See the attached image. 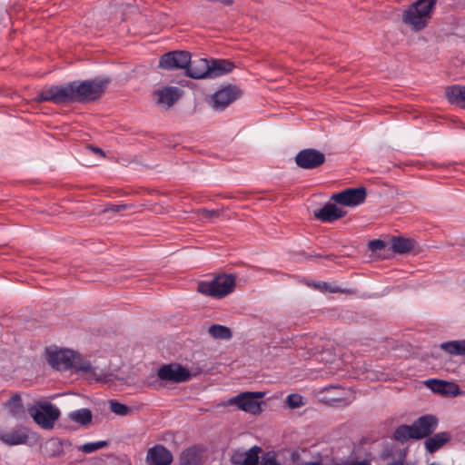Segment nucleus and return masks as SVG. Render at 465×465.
Masks as SVG:
<instances>
[{"mask_svg":"<svg viewBox=\"0 0 465 465\" xmlns=\"http://www.w3.org/2000/svg\"><path fill=\"white\" fill-rule=\"evenodd\" d=\"M414 247V242L403 237H393L391 240V249L397 253L410 252Z\"/></svg>","mask_w":465,"mask_h":465,"instance_id":"nucleus-22","label":"nucleus"},{"mask_svg":"<svg viewBox=\"0 0 465 465\" xmlns=\"http://www.w3.org/2000/svg\"><path fill=\"white\" fill-rule=\"evenodd\" d=\"M261 465H282L273 455L267 454L262 458Z\"/></svg>","mask_w":465,"mask_h":465,"instance_id":"nucleus-36","label":"nucleus"},{"mask_svg":"<svg viewBox=\"0 0 465 465\" xmlns=\"http://www.w3.org/2000/svg\"><path fill=\"white\" fill-rule=\"evenodd\" d=\"M90 149H91L94 153H95L96 154H98V155H100V156H102V157H105V153H104V152L101 148H99V147L90 146Z\"/></svg>","mask_w":465,"mask_h":465,"instance_id":"nucleus-38","label":"nucleus"},{"mask_svg":"<svg viewBox=\"0 0 465 465\" xmlns=\"http://www.w3.org/2000/svg\"><path fill=\"white\" fill-rule=\"evenodd\" d=\"M181 465H201V458L196 449L189 448L180 456Z\"/></svg>","mask_w":465,"mask_h":465,"instance_id":"nucleus-24","label":"nucleus"},{"mask_svg":"<svg viewBox=\"0 0 465 465\" xmlns=\"http://www.w3.org/2000/svg\"><path fill=\"white\" fill-rule=\"evenodd\" d=\"M331 400L333 401H342L341 398H335V399H331Z\"/></svg>","mask_w":465,"mask_h":465,"instance_id":"nucleus-42","label":"nucleus"},{"mask_svg":"<svg viewBox=\"0 0 465 465\" xmlns=\"http://www.w3.org/2000/svg\"><path fill=\"white\" fill-rule=\"evenodd\" d=\"M130 208H132V205H128V204H112V205L106 207L104 210V213H108V212L119 213L121 211H124V210H127V209H130Z\"/></svg>","mask_w":465,"mask_h":465,"instance_id":"nucleus-34","label":"nucleus"},{"mask_svg":"<svg viewBox=\"0 0 465 465\" xmlns=\"http://www.w3.org/2000/svg\"><path fill=\"white\" fill-rule=\"evenodd\" d=\"M198 213L204 219H211V218H213V217H218L220 215V211L219 210L202 209V210H199Z\"/></svg>","mask_w":465,"mask_h":465,"instance_id":"nucleus-35","label":"nucleus"},{"mask_svg":"<svg viewBox=\"0 0 465 465\" xmlns=\"http://www.w3.org/2000/svg\"><path fill=\"white\" fill-rule=\"evenodd\" d=\"M108 445L106 440H100L96 442H88L79 447V450L84 453H92Z\"/></svg>","mask_w":465,"mask_h":465,"instance_id":"nucleus-31","label":"nucleus"},{"mask_svg":"<svg viewBox=\"0 0 465 465\" xmlns=\"http://www.w3.org/2000/svg\"><path fill=\"white\" fill-rule=\"evenodd\" d=\"M464 109H465V106H464Z\"/></svg>","mask_w":465,"mask_h":465,"instance_id":"nucleus-43","label":"nucleus"},{"mask_svg":"<svg viewBox=\"0 0 465 465\" xmlns=\"http://www.w3.org/2000/svg\"><path fill=\"white\" fill-rule=\"evenodd\" d=\"M75 352L71 350H60L49 353L48 362L58 371L72 369Z\"/></svg>","mask_w":465,"mask_h":465,"instance_id":"nucleus-12","label":"nucleus"},{"mask_svg":"<svg viewBox=\"0 0 465 465\" xmlns=\"http://www.w3.org/2000/svg\"><path fill=\"white\" fill-rule=\"evenodd\" d=\"M263 392H243L236 397L231 399L228 403L235 404L239 409L252 413L258 414L262 411L260 403L257 401L258 399L262 398Z\"/></svg>","mask_w":465,"mask_h":465,"instance_id":"nucleus-10","label":"nucleus"},{"mask_svg":"<svg viewBox=\"0 0 465 465\" xmlns=\"http://www.w3.org/2000/svg\"><path fill=\"white\" fill-rule=\"evenodd\" d=\"M109 82L108 78H95L64 85H53L44 88L35 100L39 103L51 102L55 104L93 102L103 95Z\"/></svg>","mask_w":465,"mask_h":465,"instance_id":"nucleus-1","label":"nucleus"},{"mask_svg":"<svg viewBox=\"0 0 465 465\" xmlns=\"http://www.w3.org/2000/svg\"><path fill=\"white\" fill-rule=\"evenodd\" d=\"M440 348L451 355L465 356V340L446 341Z\"/></svg>","mask_w":465,"mask_h":465,"instance_id":"nucleus-23","label":"nucleus"},{"mask_svg":"<svg viewBox=\"0 0 465 465\" xmlns=\"http://www.w3.org/2000/svg\"><path fill=\"white\" fill-rule=\"evenodd\" d=\"M315 287H317L321 291H326V292H329L331 293L343 292L340 288H338L336 286H331L330 283L325 282H319L318 284L315 285Z\"/></svg>","mask_w":465,"mask_h":465,"instance_id":"nucleus-33","label":"nucleus"},{"mask_svg":"<svg viewBox=\"0 0 465 465\" xmlns=\"http://www.w3.org/2000/svg\"><path fill=\"white\" fill-rule=\"evenodd\" d=\"M331 389L344 391L341 387H339V386H331V387L325 388V391H329Z\"/></svg>","mask_w":465,"mask_h":465,"instance_id":"nucleus-40","label":"nucleus"},{"mask_svg":"<svg viewBox=\"0 0 465 465\" xmlns=\"http://www.w3.org/2000/svg\"><path fill=\"white\" fill-rule=\"evenodd\" d=\"M5 405L14 416L19 415L23 411L22 400L19 394L11 396Z\"/></svg>","mask_w":465,"mask_h":465,"instance_id":"nucleus-28","label":"nucleus"},{"mask_svg":"<svg viewBox=\"0 0 465 465\" xmlns=\"http://www.w3.org/2000/svg\"><path fill=\"white\" fill-rule=\"evenodd\" d=\"M365 187L347 188L340 193H333L331 199L336 203L354 207L361 204L366 199Z\"/></svg>","mask_w":465,"mask_h":465,"instance_id":"nucleus-6","label":"nucleus"},{"mask_svg":"<svg viewBox=\"0 0 465 465\" xmlns=\"http://www.w3.org/2000/svg\"><path fill=\"white\" fill-rule=\"evenodd\" d=\"M369 247L372 251L381 250L385 247V243L381 240H372L369 242Z\"/></svg>","mask_w":465,"mask_h":465,"instance_id":"nucleus-37","label":"nucleus"},{"mask_svg":"<svg viewBox=\"0 0 465 465\" xmlns=\"http://www.w3.org/2000/svg\"><path fill=\"white\" fill-rule=\"evenodd\" d=\"M450 434L449 432H439L431 437L427 438L425 440V448L428 452L434 453L440 449L444 444L450 440Z\"/></svg>","mask_w":465,"mask_h":465,"instance_id":"nucleus-20","label":"nucleus"},{"mask_svg":"<svg viewBox=\"0 0 465 465\" xmlns=\"http://www.w3.org/2000/svg\"><path fill=\"white\" fill-rule=\"evenodd\" d=\"M28 413L42 429L51 430L60 417L59 409L47 401H36L28 408Z\"/></svg>","mask_w":465,"mask_h":465,"instance_id":"nucleus-4","label":"nucleus"},{"mask_svg":"<svg viewBox=\"0 0 465 465\" xmlns=\"http://www.w3.org/2000/svg\"><path fill=\"white\" fill-rule=\"evenodd\" d=\"M386 465H408V464H407V462L403 459H400V460L389 462Z\"/></svg>","mask_w":465,"mask_h":465,"instance_id":"nucleus-39","label":"nucleus"},{"mask_svg":"<svg viewBox=\"0 0 465 465\" xmlns=\"http://www.w3.org/2000/svg\"><path fill=\"white\" fill-rule=\"evenodd\" d=\"M235 287V277L232 274H221L211 282L198 283L199 292L212 297L222 298L231 293Z\"/></svg>","mask_w":465,"mask_h":465,"instance_id":"nucleus-5","label":"nucleus"},{"mask_svg":"<svg viewBox=\"0 0 465 465\" xmlns=\"http://www.w3.org/2000/svg\"><path fill=\"white\" fill-rule=\"evenodd\" d=\"M148 465H169L173 461L172 453L163 445H155L147 451Z\"/></svg>","mask_w":465,"mask_h":465,"instance_id":"nucleus-14","label":"nucleus"},{"mask_svg":"<svg viewBox=\"0 0 465 465\" xmlns=\"http://www.w3.org/2000/svg\"><path fill=\"white\" fill-rule=\"evenodd\" d=\"M438 419L433 415H424L411 425H401L394 431V439L404 442L410 439L420 440L430 436L437 428Z\"/></svg>","mask_w":465,"mask_h":465,"instance_id":"nucleus-3","label":"nucleus"},{"mask_svg":"<svg viewBox=\"0 0 465 465\" xmlns=\"http://www.w3.org/2000/svg\"><path fill=\"white\" fill-rule=\"evenodd\" d=\"M186 75L193 79L210 78V61L204 58L190 59Z\"/></svg>","mask_w":465,"mask_h":465,"instance_id":"nucleus-16","label":"nucleus"},{"mask_svg":"<svg viewBox=\"0 0 465 465\" xmlns=\"http://www.w3.org/2000/svg\"><path fill=\"white\" fill-rule=\"evenodd\" d=\"M73 368L75 369L76 371L92 374L93 376L96 377V380H98V381L101 380L100 377H97V374L95 371L96 368L93 367L92 364L90 363V361H84V359H82L81 356L77 353L75 354V357H74Z\"/></svg>","mask_w":465,"mask_h":465,"instance_id":"nucleus-25","label":"nucleus"},{"mask_svg":"<svg viewBox=\"0 0 465 465\" xmlns=\"http://www.w3.org/2000/svg\"><path fill=\"white\" fill-rule=\"evenodd\" d=\"M157 376L161 381L181 383L189 380V370L178 363L164 364L157 371Z\"/></svg>","mask_w":465,"mask_h":465,"instance_id":"nucleus-7","label":"nucleus"},{"mask_svg":"<svg viewBox=\"0 0 465 465\" xmlns=\"http://www.w3.org/2000/svg\"><path fill=\"white\" fill-rule=\"evenodd\" d=\"M69 418L81 425H86L92 421L93 415L89 409L84 408L72 411Z\"/></svg>","mask_w":465,"mask_h":465,"instance_id":"nucleus-26","label":"nucleus"},{"mask_svg":"<svg viewBox=\"0 0 465 465\" xmlns=\"http://www.w3.org/2000/svg\"><path fill=\"white\" fill-rule=\"evenodd\" d=\"M209 333L212 337L222 340H230L232 336L230 328L220 324L212 325Z\"/></svg>","mask_w":465,"mask_h":465,"instance_id":"nucleus-27","label":"nucleus"},{"mask_svg":"<svg viewBox=\"0 0 465 465\" xmlns=\"http://www.w3.org/2000/svg\"><path fill=\"white\" fill-rule=\"evenodd\" d=\"M436 0H418L402 13V23L415 32L423 30L429 24Z\"/></svg>","mask_w":465,"mask_h":465,"instance_id":"nucleus-2","label":"nucleus"},{"mask_svg":"<svg viewBox=\"0 0 465 465\" xmlns=\"http://www.w3.org/2000/svg\"><path fill=\"white\" fill-rule=\"evenodd\" d=\"M286 402L292 409L299 408L303 405L302 397L299 394H290L287 397Z\"/></svg>","mask_w":465,"mask_h":465,"instance_id":"nucleus-32","label":"nucleus"},{"mask_svg":"<svg viewBox=\"0 0 465 465\" xmlns=\"http://www.w3.org/2000/svg\"><path fill=\"white\" fill-rule=\"evenodd\" d=\"M29 439V430L25 427H20L10 431L0 429V440L8 446L26 444Z\"/></svg>","mask_w":465,"mask_h":465,"instance_id":"nucleus-15","label":"nucleus"},{"mask_svg":"<svg viewBox=\"0 0 465 465\" xmlns=\"http://www.w3.org/2000/svg\"><path fill=\"white\" fill-rule=\"evenodd\" d=\"M191 54L187 51H172L163 54L159 61V67L166 70L187 69Z\"/></svg>","mask_w":465,"mask_h":465,"instance_id":"nucleus-9","label":"nucleus"},{"mask_svg":"<svg viewBox=\"0 0 465 465\" xmlns=\"http://www.w3.org/2000/svg\"><path fill=\"white\" fill-rule=\"evenodd\" d=\"M109 409L113 413L119 416H126L132 412L131 409L127 405L114 400L109 401Z\"/></svg>","mask_w":465,"mask_h":465,"instance_id":"nucleus-30","label":"nucleus"},{"mask_svg":"<svg viewBox=\"0 0 465 465\" xmlns=\"http://www.w3.org/2000/svg\"><path fill=\"white\" fill-rule=\"evenodd\" d=\"M233 67V63L229 60H212L210 61V78L230 73Z\"/></svg>","mask_w":465,"mask_h":465,"instance_id":"nucleus-21","label":"nucleus"},{"mask_svg":"<svg viewBox=\"0 0 465 465\" xmlns=\"http://www.w3.org/2000/svg\"><path fill=\"white\" fill-rule=\"evenodd\" d=\"M183 92L175 86H167L153 92L158 105L170 108L182 96Z\"/></svg>","mask_w":465,"mask_h":465,"instance_id":"nucleus-13","label":"nucleus"},{"mask_svg":"<svg viewBox=\"0 0 465 465\" xmlns=\"http://www.w3.org/2000/svg\"><path fill=\"white\" fill-rule=\"evenodd\" d=\"M262 449L258 446H253L246 453L242 465H258L259 453Z\"/></svg>","mask_w":465,"mask_h":465,"instance_id":"nucleus-29","label":"nucleus"},{"mask_svg":"<svg viewBox=\"0 0 465 465\" xmlns=\"http://www.w3.org/2000/svg\"><path fill=\"white\" fill-rule=\"evenodd\" d=\"M305 465H323V464L320 461H311V462H307Z\"/></svg>","mask_w":465,"mask_h":465,"instance_id":"nucleus-41","label":"nucleus"},{"mask_svg":"<svg viewBox=\"0 0 465 465\" xmlns=\"http://www.w3.org/2000/svg\"><path fill=\"white\" fill-rule=\"evenodd\" d=\"M449 102L461 108L465 107V86L454 84L445 89Z\"/></svg>","mask_w":465,"mask_h":465,"instance_id":"nucleus-19","label":"nucleus"},{"mask_svg":"<svg viewBox=\"0 0 465 465\" xmlns=\"http://www.w3.org/2000/svg\"><path fill=\"white\" fill-rule=\"evenodd\" d=\"M433 392H438L442 395L450 394V396L457 395L460 393L459 386L451 381H445L437 379H430L425 381Z\"/></svg>","mask_w":465,"mask_h":465,"instance_id":"nucleus-18","label":"nucleus"},{"mask_svg":"<svg viewBox=\"0 0 465 465\" xmlns=\"http://www.w3.org/2000/svg\"><path fill=\"white\" fill-rule=\"evenodd\" d=\"M325 154L319 150L308 148L300 151L295 156L296 164L302 169L312 170L325 163Z\"/></svg>","mask_w":465,"mask_h":465,"instance_id":"nucleus-8","label":"nucleus"},{"mask_svg":"<svg viewBox=\"0 0 465 465\" xmlns=\"http://www.w3.org/2000/svg\"><path fill=\"white\" fill-rule=\"evenodd\" d=\"M345 214V211L331 203H327L323 207L314 211V217L323 223H331L344 217Z\"/></svg>","mask_w":465,"mask_h":465,"instance_id":"nucleus-17","label":"nucleus"},{"mask_svg":"<svg viewBox=\"0 0 465 465\" xmlns=\"http://www.w3.org/2000/svg\"><path fill=\"white\" fill-rule=\"evenodd\" d=\"M241 94L240 90L233 85H228L217 91L212 97L213 106L216 110H223Z\"/></svg>","mask_w":465,"mask_h":465,"instance_id":"nucleus-11","label":"nucleus"}]
</instances>
